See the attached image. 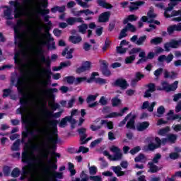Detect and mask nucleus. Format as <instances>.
I'll use <instances>...</instances> for the list:
<instances>
[{
  "instance_id": "nucleus-47",
  "label": "nucleus",
  "mask_w": 181,
  "mask_h": 181,
  "mask_svg": "<svg viewBox=\"0 0 181 181\" xmlns=\"http://www.w3.org/2000/svg\"><path fill=\"white\" fill-rule=\"evenodd\" d=\"M124 28H126L127 31L132 32V33H135V32H136V28L131 23H127Z\"/></svg>"
},
{
  "instance_id": "nucleus-26",
  "label": "nucleus",
  "mask_w": 181,
  "mask_h": 181,
  "mask_svg": "<svg viewBox=\"0 0 181 181\" xmlns=\"http://www.w3.org/2000/svg\"><path fill=\"white\" fill-rule=\"evenodd\" d=\"M132 6L129 7L130 12H134V11H137L139 9V6H142L145 5V1H134L130 3Z\"/></svg>"
},
{
  "instance_id": "nucleus-29",
  "label": "nucleus",
  "mask_w": 181,
  "mask_h": 181,
  "mask_svg": "<svg viewBox=\"0 0 181 181\" xmlns=\"http://www.w3.org/2000/svg\"><path fill=\"white\" fill-rule=\"evenodd\" d=\"M39 15L44 17L45 22H49V19H50V16H48L50 13V10L49 8H44L38 11Z\"/></svg>"
},
{
  "instance_id": "nucleus-7",
  "label": "nucleus",
  "mask_w": 181,
  "mask_h": 181,
  "mask_svg": "<svg viewBox=\"0 0 181 181\" xmlns=\"http://www.w3.org/2000/svg\"><path fill=\"white\" fill-rule=\"evenodd\" d=\"M21 29H22V27H19L16 25L13 26V30H14V39H15V45H17L18 47H22L23 46V44L22 43V33H21Z\"/></svg>"
},
{
  "instance_id": "nucleus-15",
  "label": "nucleus",
  "mask_w": 181,
  "mask_h": 181,
  "mask_svg": "<svg viewBox=\"0 0 181 181\" xmlns=\"http://www.w3.org/2000/svg\"><path fill=\"white\" fill-rule=\"evenodd\" d=\"M2 9H6L4 11V18L6 21H12L13 16H12V8L8 6H3L1 7Z\"/></svg>"
},
{
  "instance_id": "nucleus-14",
  "label": "nucleus",
  "mask_w": 181,
  "mask_h": 181,
  "mask_svg": "<svg viewBox=\"0 0 181 181\" xmlns=\"http://www.w3.org/2000/svg\"><path fill=\"white\" fill-rule=\"evenodd\" d=\"M91 70V62L90 61H86L83 62L82 66L77 68L76 70V74H81L84 71H88Z\"/></svg>"
},
{
  "instance_id": "nucleus-63",
  "label": "nucleus",
  "mask_w": 181,
  "mask_h": 181,
  "mask_svg": "<svg viewBox=\"0 0 181 181\" xmlns=\"http://www.w3.org/2000/svg\"><path fill=\"white\" fill-rule=\"evenodd\" d=\"M121 104V99L118 98H113L112 99V107H118Z\"/></svg>"
},
{
  "instance_id": "nucleus-22",
  "label": "nucleus",
  "mask_w": 181,
  "mask_h": 181,
  "mask_svg": "<svg viewBox=\"0 0 181 181\" xmlns=\"http://www.w3.org/2000/svg\"><path fill=\"white\" fill-rule=\"evenodd\" d=\"M54 93H59V90L56 88H49L43 90V93L47 95L49 98L54 100Z\"/></svg>"
},
{
  "instance_id": "nucleus-62",
  "label": "nucleus",
  "mask_w": 181,
  "mask_h": 181,
  "mask_svg": "<svg viewBox=\"0 0 181 181\" xmlns=\"http://www.w3.org/2000/svg\"><path fill=\"white\" fill-rule=\"evenodd\" d=\"M3 173L4 176H9V175H11V167L4 165L3 167Z\"/></svg>"
},
{
  "instance_id": "nucleus-39",
  "label": "nucleus",
  "mask_w": 181,
  "mask_h": 181,
  "mask_svg": "<svg viewBox=\"0 0 181 181\" xmlns=\"http://www.w3.org/2000/svg\"><path fill=\"white\" fill-rule=\"evenodd\" d=\"M138 18L136 17V15L131 14L127 16V18H124L123 21V25H127L128 22H135Z\"/></svg>"
},
{
  "instance_id": "nucleus-5",
  "label": "nucleus",
  "mask_w": 181,
  "mask_h": 181,
  "mask_svg": "<svg viewBox=\"0 0 181 181\" xmlns=\"http://www.w3.org/2000/svg\"><path fill=\"white\" fill-rule=\"evenodd\" d=\"M9 5L14 7V18L15 19H19L22 16V4L18 0H11L8 2Z\"/></svg>"
},
{
  "instance_id": "nucleus-25",
  "label": "nucleus",
  "mask_w": 181,
  "mask_h": 181,
  "mask_svg": "<svg viewBox=\"0 0 181 181\" xmlns=\"http://www.w3.org/2000/svg\"><path fill=\"white\" fill-rule=\"evenodd\" d=\"M110 169L113 170L117 177H120V176H125V171H122V168L119 165L112 166Z\"/></svg>"
},
{
  "instance_id": "nucleus-19",
  "label": "nucleus",
  "mask_w": 181,
  "mask_h": 181,
  "mask_svg": "<svg viewBox=\"0 0 181 181\" xmlns=\"http://www.w3.org/2000/svg\"><path fill=\"white\" fill-rule=\"evenodd\" d=\"M90 149L87 147H84V146H79V148L76 151L74 148H68L69 153H87Z\"/></svg>"
},
{
  "instance_id": "nucleus-49",
  "label": "nucleus",
  "mask_w": 181,
  "mask_h": 181,
  "mask_svg": "<svg viewBox=\"0 0 181 181\" xmlns=\"http://www.w3.org/2000/svg\"><path fill=\"white\" fill-rule=\"evenodd\" d=\"M97 97H98V93H96L95 95H88L86 98V103L87 104H90V103H93L97 100Z\"/></svg>"
},
{
  "instance_id": "nucleus-51",
  "label": "nucleus",
  "mask_w": 181,
  "mask_h": 181,
  "mask_svg": "<svg viewBox=\"0 0 181 181\" xmlns=\"http://www.w3.org/2000/svg\"><path fill=\"white\" fill-rule=\"evenodd\" d=\"M175 119H178V122L181 121V116L179 115H168L167 117V121H175Z\"/></svg>"
},
{
  "instance_id": "nucleus-34",
  "label": "nucleus",
  "mask_w": 181,
  "mask_h": 181,
  "mask_svg": "<svg viewBox=\"0 0 181 181\" xmlns=\"http://www.w3.org/2000/svg\"><path fill=\"white\" fill-rule=\"evenodd\" d=\"M149 122H142L137 125V131L142 132L145 131L147 128H149Z\"/></svg>"
},
{
  "instance_id": "nucleus-20",
  "label": "nucleus",
  "mask_w": 181,
  "mask_h": 181,
  "mask_svg": "<svg viewBox=\"0 0 181 181\" xmlns=\"http://www.w3.org/2000/svg\"><path fill=\"white\" fill-rule=\"evenodd\" d=\"M177 2H181V0H170V2L168 4V7H167L164 11V16L165 18H170V16L166 15V12L173 11V8L177 5Z\"/></svg>"
},
{
  "instance_id": "nucleus-43",
  "label": "nucleus",
  "mask_w": 181,
  "mask_h": 181,
  "mask_svg": "<svg viewBox=\"0 0 181 181\" xmlns=\"http://www.w3.org/2000/svg\"><path fill=\"white\" fill-rule=\"evenodd\" d=\"M163 42V38L162 37H156L152 38L150 41L151 45H160Z\"/></svg>"
},
{
  "instance_id": "nucleus-32",
  "label": "nucleus",
  "mask_w": 181,
  "mask_h": 181,
  "mask_svg": "<svg viewBox=\"0 0 181 181\" xmlns=\"http://www.w3.org/2000/svg\"><path fill=\"white\" fill-rule=\"evenodd\" d=\"M144 77H145V75L141 74V72H136L135 78L132 80V86H136V83L141 81Z\"/></svg>"
},
{
  "instance_id": "nucleus-44",
  "label": "nucleus",
  "mask_w": 181,
  "mask_h": 181,
  "mask_svg": "<svg viewBox=\"0 0 181 181\" xmlns=\"http://www.w3.org/2000/svg\"><path fill=\"white\" fill-rule=\"evenodd\" d=\"M78 32L82 33V35H85L87 32V29H88V25L86 23H82L81 25L78 26Z\"/></svg>"
},
{
  "instance_id": "nucleus-35",
  "label": "nucleus",
  "mask_w": 181,
  "mask_h": 181,
  "mask_svg": "<svg viewBox=\"0 0 181 181\" xmlns=\"http://www.w3.org/2000/svg\"><path fill=\"white\" fill-rule=\"evenodd\" d=\"M148 165L149 166L148 172H151V173H156L160 170L159 167L152 162H148Z\"/></svg>"
},
{
  "instance_id": "nucleus-41",
  "label": "nucleus",
  "mask_w": 181,
  "mask_h": 181,
  "mask_svg": "<svg viewBox=\"0 0 181 181\" xmlns=\"http://www.w3.org/2000/svg\"><path fill=\"white\" fill-rule=\"evenodd\" d=\"M171 75L170 74L169 71H165L164 72V78H171V80H175L176 78L177 74L175 71H171Z\"/></svg>"
},
{
  "instance_id": "nucleus-52",
  "label": "nucleus",
  "mask_w": 181,
  "mask_h": 181,
  "mask_svg": "<svg viewBox=\"0 0 181 181\" xmlns=\"http://www.w3.org/2000/svg\"><path fill=\"white\" fill-rule=\"evenodd\" d=\"M156 144L153 143L148 144V146H145L144 147V151H155V149H157Z\"/></svg>"
},
{
  "instance_id": "nucleus-18",
  "label": "nucleus",
  "mask_w": 181,
  "mask_h": 181,
  "mask_svg": "<svg viewBox=\"0 0 181 181\" xmlns=\"http://www.w3.org/2000/svg\"><path fill=\"white\" fill-rule=\"evenodd\" d=\"M168 35H173L175 32H181V23L169 25L167 28Z\"/></svg>"
},
{
  "instance_id": "nucleus-37",
  "label": "nucleus",
  "mask_w": 181,
  "mask_h": 181,
  "mask_svg": "<svg viewBox=\"0 0 181 181\" xmlns=\"http://www.w3.org/2000/svg\"><path fill=\"white\" fill-rule=\"evenodd\" d=\"M52 175L49 177L50 180H54V179H63V173L56 172L52 170Z\"/></svg>"
},
{
  "instance_id": "nucleus-54",
  "label": "nucleus",
  "mask_w": 181,
  "mask_h": 181,
  "mask_svg": "<svg viewBox=\"0 0 181 181\" xmlns=\"http://www.w3.org/2000/svg\"><path fill=\"white\" fill-rule=\"evenodd\" d=\"M134 62H135V55H130L124 59L125 64H132Z\"/></svg>"
},
{
  "instance_id": "nucleus-10",
  "label": "nucleus",
  "mask_w": 181,
  "mask_h": 181,
  "mask_svg": "<svg viewBox=\"0 0 181 181\" xmlns=\"http://www.w3.org/2000/svg\"><path fill=\"white\" fill-rule=\"evenodd\" d=\"M98 76H100L98 72H93L91 74V76H90V78H88L87 80V83H90L93 81H95V83L96 84H99V86H104V85L107 84V83H108V82H107V79H104V78H100V77L95 78Z\"/></svg>"
},
{
  "instance_id": "nucleus-53",
  "label": "nucleus",
  "mask_w": 181,
  "mask_h": 181,
  "mask_svg": "<svg viewBox=\"0 0 181 181\" xmlns=\"http://www.w3.org/2000/svg\"><path fill=\"white\" fill-rule=\"evenodd\" d=\"M12 177H19L21 176V170L18 168L13 169L11 173Z\"/></svg>"
},
{
  "instance_id": "nucleus-57",
  "label": "nucleus",
  "mask_w": 181,
  "mask_h": 181,
  "mask_svg": "<svg viewBox=\"0 0 181 181\" xmlns=\"http://www.w3.org/2000/svg\"><path fill=\"white\" fill-rule=\"evenodd\" d=\"M19 146H21V140H16L11 146V151H19Z\"/></svg>"
},
{
  "instance_id": "nucleus-4",
  "label": "nucleus",
  "mask_w": 181,
  "mask_h": 181,
  "mask_svg": "<svg viewBox=\"0 0 181 181\" xmlns=\"http://www.w3.org/2000/svg\"><path fill=\"white\" fill-rule=\"evenodd\" d=\"M110 151L111 152H113L115 154V156L112 157V156H111V154H110V152H108V151H103V155L105 156H107L108 159H110V160H118L119 159H121V158H122V153H121V149L115 146H112L110 148Z\"/></svg>"
},
{
  "instance_id": "nucleus-61",
  "label": "nucleus",
  "mask_w": 181,
  "mask_h": 181,
  "mask_svg": "<svg viewBox=\"0 0 181 181\" xmlns=\"http://www.w3.org/2000/svg\"><path fill=\"white\" fill-rule=\"evenodd\" d=\"M147 90L150 91L151 93H155L156 91V85L153 83H150L146 85Z\"/></svg>"
},
{
  "instance_id": "nucleus-60",
  "label": "nucleus",
  "mask_w": 181,
  "mask_h": 181,
  "mask_svg": "<svg viewBox=\"0 0 181 181\" xmlns=\"http://www.w3.org/2000/svg\"><path fill=\"white\" fill-rule=\"evenodd\" d=\"M169 131H170V127H166L165 128L160 129L158 131V135H161V136H163L166 135L167 133L169 132Z\"/></svg>"
},
{
  "instance_id": "nucleus-30",
  "label": "nucleus",
  "mask_w": 181,
  "mask_h": 181,
  "mask_svg": "<svg viewBox=\"0 0 181 181\" xmlns=\"http://www.w3.org/2000/svg\"><path fill=\"white\" fill-rule=\"evenodd\" d=\"M98 6H101L105 9H112V4L107 3L105 0H97Z\"/></svg>"
},
{
  "instance_id": "nucleus-28",
  "label": "nucleus",
  "mask_w": 181,
  "mask_h": 181,
  "mask_svg": "<svg viewBox=\"0 0 181 181\" xmlns=\"http://www.w3.org/2000/svg\"><path fill=\"white\" fill-rule=\"evenodd\" d=\"M135 119H136V115H133L126 124L127 129H135Z\"/></svg>"
},
{
  "instance_id": "nucleus-46",
  "label": "nucleus",
  "mask_w": 181,
  "mask_h": 181,
  "mask_svg": "<svg viewBox=\"0 0 181 181\" xmlns=\"http://www.w3.org/2000/svg\"><path fill=\"white\" fill-rule=\"evenodd\" d=\"M21 54H22V50L17 51L14 54V63L19 64L21 63Z\"/></svg>"
},
{
  "instance_id": "nucleus-1",
  "label": "nucleus",
  "mask_w": 181,
  "mask_h": 181,
  "mask_svg": "<svg viewBox=\"0 0 181 181\" xmlns=\"http://www.w3.org/2000/svg\"><path fill=\"white\" fill-rule=\"evenodd\" d=\"M21 76L17 78V82L15 87L17 88L18 94H21L23 98L20 99L21 108H18L16 111V114H21L23 115V112H26L28 110V105H29V102L26 100V94H25V80H26V72L23 69H20ZM21 121L23 124H28V116H22Z\"/></svg>"
},
{
  "instance_id": "nucleus-2",
  "label": "nucleus",
  "mask_w": 181,
  "mask_h": 181,
  "mask_svg": "<svg viewBox=\"0 0 181 181\" xmlns=\"http://www.w3.org/2000/svg\"><path fill=\"white\" fill-rule=\"evenodd\" d=\"M57 124H59V121L57 119L49 120L48 124L52 130L49 127H44L42 129H35L37 134H42V135L47 137V141L48 142L52 144V146H51L52 152H56V149L57 148V145L59 143Z\"/></svg>"
},
{
  "instance_id": "nucleus-9",
  "label": "nucleus",
  "mask_w": 181,
  "mask_h": 181,
  "mask_svg": "<svg viewBox=\"0 0 181 181\" xmlns=\"http://www.w3.org/2000/svg\"><path fill=\"white\" fill-rule=\"evenodd\" d=\"M50 153L52 157V160H48V164L49 165V169L51 170H57V158H60L61 155L55 151H52Z\"/></svg>"
},
{
  "instance_id": "nucleus-55",
  "label": "nucleus",
  "mask_w": 181,
  "mask_h": 181,
  "mask_svg": "<svg viewBox=\"0 0 181 181\" xmlns=\"http://www.w3.org/2000/svg\"><path fill=\"white\" fill-rule=\"evenodd\" d=\"M48 105L51 108L52 111H53V112L54 111H56L60 108V105H59L57 103H49Z\"/></svg>"
},
{
  "instance_id": "nucleus-38",
  "label": "nucleus",
  "mask_w": 181,
  "mask_h": 181,
  "mask_svg": "<svg viewBox=\"0 0 181 181\" xmlns=\"http://www.w3.org/2000/svg\"><path fill=\"white\" fill-rule=\"evenodd\" d=\"M69 40L71 43H74V45H77V43H80V42L83 40V38L81 37V36L71 35L69 38Z\"/></svg>"
},
{
  "instance_id": "nucleus-59",
  "label": "nucleus",
  "mask_w": 181,
  "mask_h": 181,
  "mask_svg": "<svg viewBox=\"0 0 181 181\" xmlns=\"http://www.w3.org/2000/svg\"><path fill=\"white\" fill-rule=\"evenodd\" d=\"M68 166H69V170L71 173L70 176H74V175H76V171L74 169V164H73L72 163H69Z\"/></svg>"
},
{
  "instance_id": "nucleus-33",
  "label": "nucleus",
  "mask_w": 181,
  "mask_h": 181,
  "mask_svg": "<svg viewBox=\"0 0 181 181\" xmlns=\"http://www.w3.org/2000/svg\"><path fill=\"white\" fill-rule=\"evenodd\" d=\"M66 11V6H55L51 8L52 13H56L57 12H59V13H63Z\"/></svg>"
},
{
  "instance_id": "nucleus-23",
  "label": "nucleus",
  "mask_w": 181,
  "mask_h": 181,
  "mask_svg": "<svg viewBox=\"0 0 181 181\" xmlns=\"http://www.w3.org/2000/svg\"><path fill=\"white\" fill-rule=\"evenodd\" d=\"M66 23L70 25L73 26L74 23H84V21L83 20V18L79 17H70L66 19Z\"/></svg>"
},
{
  "instance_id": "nucleus-45",
  "label": "nucleus",
  "mask_w": 181,
  "mask_h": 181,
  "mask_svg": "<svg viewBox=\"0 0 181 181\" xmlns=\"http://www.w3.org/2000/svg\"><path fill=\"white\" fill-rule=\"evenodd\" d=\"M100 125H107L108 129H114V123L112 122H108L107 120H101Z\"/></svg>"
},
{
  "instance_id": "nucleus-27",
  "label": "nucleus",
  "mask_w": 181,
  "mask_h": 181,
  "mask_svg": "<svg viewBox=\"0 0 181 181\" xmlns=\"http://www.w3.org/2000/svg\"><path fill=\"white\" fill-rule=\"evenodd\" d=\"M50 29H52V27H50V25H45V34H42V36H43L44 37H46V39H47L49 42H53L54 39L52 37V35L50 34Z\"/></svg>"
},
{
  "instance_id": "nucleus-42",
  "label": "nucleus",
  "mask_w": 181,
  "mask_h": 181,
  "mask_svg": "<svg viewBox=\"0 0 181 181\" xmlns=\"http://www.w3.org/2000/svg\"><path fill=\"white\" fill-rule=\"evenodd\" d=\"M70 119H71L69 117V116L62 118L59 124V127L60 128H66V127H67V122H69Z\"/></svg>"
},
{
  "instance_id": "nucleus-48",
  "label": "nucleus",
  "mask_w": 181,
  "mask_h": 181,
  "mask_svg": "<svg viewBox=\"0 0 181 181\" xmlns=\"http://www.w3.org/2000/svg\"><path fill=\"white\" fill-rule=\"evenodd\" d=\"M81 13H84L86 16H88V15H94V12L91 11L90 9L81 10L78 11L77 16H81Z\"/></svg>"
},
{
  "instance_id": "nucleus-17",
  "label": "nucleus",
  "mask_w": 181,
  "mask_h": 181,
  "mask_svg": "<svg viewBox=\"0 0 181 181\" xmlns=\"http://www.w3.org/2000/svg\"><path fill=\"white\" fill-rule=\"evenodd\" d=\"M110 17L111 12L105 11L99 16L98 18V22H99L100 23H105L106 22H108V21H110Z\"/></svg>"
},
{
  "instance_id": "nucleus-56",
  "label": "nucleus",
  "mask_w": 181,
  "mask_h": 181,
  "mask_svg": "<svg viewBox=\"0 0 181 181\" xmlns=\"http://www.w3.org/2000/svg\"><path fill=\"white\" fill-rule=\"evenodd\" d=\"M87 77H77L75 78V86H78V84H81V83H84V81H87Z\"/></svg>"
},
{
  "instance_id": "nucleus-12",
  "label": "nucleus",
  "mask_w": 181,
  "mask_h": 181,
  "mask_svg": "<svg viewBox=\"0 0 181 181\" xmlns=\"http://www.w3.org/2000/svg\"><path fill=\"white\" fill-rule=\"evenodd\" d=\"M112 87H120L122 90H127L129 85L128 84V82L126 79L119 78L112 83Z\"/></svg>"
},
{
  "instance_id": "nucleus-13",
  "label": "nucleus",
  "mask_w": 181,
  "mask_h": 181,
  "mask_svg": "<svg viewBox=\"0 0 181 181\" xmlns=\"http://www.w3.org/2000/svg\"><path fill=\"white\" fill-rule=\"evenodd\" d=\"M100 71L105 77H110L111 76V71L108 69V62L107 61H101Z\"/></svg>"
},
{
  "instance_id": "nucleus-58",
  "label": "nucleus",
  "mask_w": 181,
  "mask_h": 181,
  "mask_svg": "<svg viewBox=\"0 0 181 181\" xmlns=\"http://www.w3.org/2000/svg\"><path fill=\"white\" fill-rule=\"evenodd\" d=\"M64 80H66L67 84H75L76 81V77L73 76H66L64 78Z\"/></svg>"
},
{
  "instance_id": "nucleus-21",
  "label": "nucleus",
  "mask_w": 181,
  "mask_h": 181,
  "mask_svg": "<svg viewBox=\"0 0 181 181\" xmlns=\"http://www.w3.org/2000/svg\"><path fill=\"white\" fill-rule=\"evenodd\" d=\"M29 135H31V136H33L34 139H36V138H37V135L35 134V132L33 131H30L29 130V129H27L25 132H22V144H25V139H26V138H28Z\"/></svg>"
},
{
  "instance_id": "nucleus-24",
  "label": "nucleus",
  "mask_w": 181,
  "mask_h": 181,
  "mask_svg": "<svg viewBox=\"0 0 181 181\" xmlns=\"http://www.w3.org/2000/svg\"><path fill=\"white\" fill-rule=\"evenodd\" d=\"M30 173V166L25 165L22 168L21 176L20 177V180H25L28 179V175Z\"/></svg>"
},
{
  "instance_id": "nucleus-36",
  "label": "nucleus",
  "mask_w": 181,
  "mask_h": 181,
  "mask_svg": "<svg viewBox=\"0 0 181 181\" xmlns=\"http://www.w3.org/2000/svg\"><path fill=\"white\" fill-rule=\"evenodd\" d=\"M50 41L47 40V41H42L41 42L42 46H47L48 50H50L52 49V50H56V42H52V45L49 43Z\"/></svg>"
},
{
  "instance_id": "nucleus-40",
  "label": "nucleus",
  "mask_w": 181,
  "mask_h": 181,
  "mask_svg": "<svg viewBox=\"0 0 181 181\" xmlns=\"http://www.w3.org/2000/svg\"><path fill=\"white\" fill-rule=\"evenodd\" d=\"M179 84V81H175L174 83L169 84L168 88L167 89V93H170V91H176L177 90V85Z\"/></svg>"
},
{
  "instance_id": "nucleus-31",
  "label": "nucleus",
  "mask_w": 181,
  "mask_h": 181,
  "mask_svg": "<svg viewBox=\"0 0 181 181\" xmlns=\"http://www.w3.org/2000/svg\"><path fill=\"white\" fill-rule=\"evenodd\" d=\"M74 52V48H71L69 50V47L64 48L63 50L62 55L64 57L66 54V59H73V52Z\"/></svg>"
},
{
  "instance_id": "nucleus-6",
  "label": "nucleus",
  "mask_w": 181,
  "mask_h": 181,
  "mask_svg": "<svg viewBox=\"0 0 181 181\" xmlns=\"http://www.w3.org/2000/svg\"><path fill=\"white\" fill-rule=\"evenodd\" d=\"M21 29H22V27H19L16 25L13 26V30H14V39H15V45H17L18 47H22L23 46V44L22 43V33H21Z\"/></svg>"
},
{
  "instance_id": "nucleus-16",
  "label": "nucleus",
  "mask_w": 181,
  "mask_h": 181,
  "mask_svg": "<svg viewBox=\"0 0 181 181\" xmlns=\"http://www.w3.org/2000/svg\"><path fill=\"white\" fill-rule=\"evenodd\" d=\"M179 41L175 40H172L170 42L165 43L164 47L165 52H170V49H169L170 47H171V49H177V47H179Z\"/></svg>"
},
{
  "instance_id": "nucleus-8",
  "label": "nucleus",
  "mask_w": 181,
  "mask_h": 181,
  "mask_svg": "<svg viewBox=\"0 0 181 181\" xmlns=\"http://www.w3.org/2000/svg\"><path fill=\"white\" fill-rule=\"evenodd\" d=\"M62 114H63V110L54 113L53 111H50L47 110V108H45V115L47 119H49L47 121V126L45 128H49L52 131V127L49 126V121L53 120L52 118H60L62 117Z\"/></svg>"
},
{
  "instance_id": "nucleus-11",
  "label": "nucleus",
  "mask_w": 181,
  "mask_h": 181,
  "mask_svg": "<svg viewBox=\"0 0 181 181\" xmlns=\"http://www.w3.org/2000/svg\"><path fill=\"white\" fill-rule=\"evenodd\" d=\"M77 132L79 134L80 139H81V145H84L91 139V137L87 138V129L84 127H81L78 129ZM87 138V139H86Z\"/></svg>"
},
{
  "instance_id": "nucleus-64",
  "label": "nucleus",
  "mask_w": 181,
  "mask_h": 181,
  "mask_svg": "<svg viewBox=\"0 0 181 181\" xmlns=\"http://www.w3.org/2000/svg\"><path fill=\"white\" fill-rule=\"evenodd\" d=\"M146 40V35H143L140 37H139L138 40L136 41V45L138 46H142L144 45V42Z\"/></svg>"
},
{
  "instance_id": "nucleus-3",
  "label": "nucleus",
  "mask_w": 181,
  "mask_h": 181,
  "mask_svg": "<svg viewBox=\"0 0 181 181\" xmlns=\"http://www.w3.org/2000/svg\"><path fill=\"white\" fill-rule=\"evenodd\" d=\"M38 53L40 54V61L41 63L45 64V68H43L41 71V74L44 76L46 80L50 81L52 80V76H53V72H52L51 66H52V59H50V57H45L43 54V49H40L38 50Z\"/></svg>"
},
{
  "instance_id": "nucleus-50",
  "label": "nucleus",
  "mask_w": 181,
  "mask_h": 181,
  "mask_svg": "<svg viewBox=\"0 0 181 181\" xmlns=\"http://www.w3.org/2000/svg\"><path fill=\"white\" fill-rule=\"evenodd\" d=\"M167 139L168 142H170L171 144H175V142H176V140L177 139V136L175 134H170L168 135Z\"/></svg>"
}]
</instances>
